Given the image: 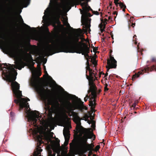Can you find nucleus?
<instances>
[{
    "label": "nucleus",
    "instance_id": "obj_29",
    "mask_svg": "<svg viewBox=\"0 0 156 156\" xmlns=\"http://www.w3.org/2000/svg\"><path fill=\"white\" fill-rule=\"evenodd\" d=\"M87 65H88V66L89 65V63L88 60H87Z\"/></svg>",
    "mask_w": 156,
    "mask_h": 156
},
{
    "label": "nucleus",
    "instance_id": "obj_32",
    "mask_svg": "<svg viewBox=\"0 0 156 156\" xmlns=\"http://www.w3.org/2000/svg\"><path fill=\"white\" fill-rule=\"evenodd\" d=\"M114 14H116V15L117 14V13L116 12H114Z\"/></svg>",
    "mask_w": 156,
    "mask_h": 156
},
{
    "label": "nucleus",
    "instance_id": "obj_44",
    "mask_svg": "<svg viewBox=\"0 0 156 156\" xmlns=\"http://www.w3.org/2000/svg\"><path fill=\"white\" fill-rule=\"evenodd\" d=\"M100 9H99V11H100Z\"/></svg>",
    "mask_w": 156,
    "mask_h": 156
},
{
    "label": "nucleus",
    "instance_id": "obj_21",
    "mask_svg": "<svg viewBox=\"0 0 156 156\" xmlns=\"http://www.w3.org/2000/svg\"><path fill=\"white\" fill-rule=\"evenodd\" d=\"M119 0H115L114 2L116 5L117 6L118 4L119 5Z\"/></svg>",
    "mask_w": 156,
    "mask_h": 156
},
{
    "label": "nucleus",
    "instance_id": "obj_9",
    "mask_svg": "<svg viewBox=\"0 0 156 156\" xmlns=\"http://www.w3.org/2000/svg\"><path fill=\"white\" fill-rule=\"evenodd\" d=\"M63 134L65 140L68 141L70 135L69 130L67 129L64 128L63 130Z\"/></svg>",
    "mask_w": 156,
    "mask_h": 156
},
{
    "label": "nucleus",
    "instance_id": "obj_19",
    "mask_svg": "<svg viewBox=\"0 0 156 156\" xmlns=\"http://www.w3.org/2000/svg\"><path fill=\"white\" fill-rule=\"evenodd\" d=\"M92 11L94 14L96 15H98L99 14V13L97 11H94L93 10V11Z\"/></svg>",
    "mask_w": 156,
    "mask_h": 156
},
{
    "label": "nucleus",
    "instance_id": "obj_18",
    "mask_svg": "<svg viewBox=\"0 0 156 156\" xmlns=\"http://www.w3.org/2000/svg\"><path fill=\"white\" fill-rule=\"evenodd\" d=\"M88 85L89 86L92 87L94 86V83L93 82L90 81H89L88 82Z\"/></svg>",
    "mask_w": 156,
    "mask_h": 156
},
{
    "label": "nucleus",
    "instance_id": "obj_22",
    "mask_svg": "<svg viewBox=\"0 0 156 156\" xmlns=\"http://www.w3.org/2000/svg\"><path fill=\"white\" fill-rule=\"evenodd\" d=\"M25 1H27V5L26 6H25L24 7H27L28 5L30 4V0H24Z\"/></svg>",
    "mask_w": 156,
    "mask_h": 156
},
{
    "label": "nucleus",
    "instance_id": "obj_2",
    "mask_svg": "<svg viewBox=\"0 0 156 156\" xmlns=\"http://www.w3.org/2000/svg\"><path fill=\"white\" fill-rule=\"evenodd\" d=\"M30 84L36 90L39 97L45 104L46 106L51 105L53 109L57 110L58 107V104L55 100L50 90L45 89L44 86L42 87L37 84L35 80L31 79ZM48 86L46 87L48 88Z\"/></svg>",
    "mask_w": 156,
    "mask_h": 156
},
{
    "label": "nucleus",
    "instance_id": "obj_24",
    "mask_svg": "<svg viewBox=\"0 0 156 156\" xmlns=\"http://www.w3.org/2000/svg\"><path fill=\"white\" fill-rule=\"evenodd\" d=\"M86 26H87V28L89 29L90 30V24H89L88 25H87V24H86Z\"/></svg>",
    "mask_w": 156,
    "mask_h": 156
},
{
    "label": "nucleus",
    "instance_id": "obj_5",
    "mask_svg": "<svg viewBox=\"0 0 156 156\" xmlns=\"http://www.w3.org/2000/svg\"><path fill=\"white\" fill-rule=\"evenodd\" d=\"M82 1L84 2H81L80 4L83 10V11H80L81 13L82 14L81 20L82 21H85L87 17H90L92 16L88 12V11L89 10L93 11V10L88 5V2H87V1L84 0Z\"/></svg>",
    "mask_w": 156,
    "mask_h": 156
},
{
    "label": "nucleus",
    "instance_id": "obj_39",
    "mask_svg": "<svg viewBox=\"0 0 156 156\" xmlns=\"http://www.w3.org/2000/svg\"><path fill=\"white\" fill-rule=\"evenodd\" d=\"M60 142V140H58V142L59 143Z\"/></svg>",
    "mask_w": 156,
    "mask_h": 156
},
{
    "label": "nucleus",
    "instance_id": "obj_4",
    "mask_svg": "<svg viewBox=\"0 0 156 156\" xmlns=\"http://www.w3.org/2000/svg\"><path fill=\"white\" fill-rule=\"evenodd\" d=\"M76 120L77 121L76 125L78 127L77 131L80 133V136L82 137L85 144H87V139H91L94 140L95 138V136L90 131L81 130L80 128L81 127V120H82V118H81L79 116H77L76 117Z\"/></svg>",
    "mask_w": 156,
    "mask_h": 156
},
{
    "label": "nucleus",
    "instance_id": "obj_36",
    "mask_svg": "<svg viewBox=\"0 0 156 156\" xmlns=\"http://www.w3.org/2000/svg\"><path fill=\"white\" fill-rule=\"evenodd\" d=\"M87 78L88 80H89V78L87 76Z\"/></svg>",
    "mask_w": 156,
    "mask_h": 156
},
{
    "label": "nucleus",
    "instance_id": "obj_37",
    "mask_svg": "<svg viewBox=\"0 0 156 156\" xmlns=\"http://www.w3.org/2000/svg\"><path fill=\"white\" fill-rule=\"evenodd\" d=\"M44 66V69H46L45 66Z\"/></svg>",
    "mask_w": 156,
    "mask_h": 156
},
{
    "label": "nucleus",
    "instance_id": "obj_13",
    "mask_svg": "<svg viewBox=\"0 0 156 156\" xmlns=\"http://www.w3.org/2000/svg\"><path fill=\"white\" fill-rule=\"evenodd\" d=\"M83 50L86 53H87L86 55V56L87 57V58L86 59H90L91 57L88 54V53H89L90 52L89 48L87 46H86L85 48L83 49Z\"/></svg>",
    "mask_w": 156,
    "mask_h": 156
},
{
    "label": "nucleus",
    "instance_id": "obj_6",
    "mask_svg": "<svg viewBox=\"0 0 156 156\" xmlns=\"http://www.w3.org/2000/svg\"><path fill=\"white\" fill-rule=\"evenodd\" d=\"M74 3L71 0H66L62 5V8L65 12H67L74 6Z\"/></svg>",
    "mask_w": 156,
    "mask_h": 156
},
{
    "label": "nucleus",
    "instance_id": "obj_43",
    "mask_svg": "<svg viewBox=\"0 0 156 156\" xmlns=\"http://www.w3.org/2000/svg\"><path fill=\"white\" fill-rule=\"evenodd\" d=\"M148 62H149V61H147V63Z\"/></svg>",
    "mask_w": 156,
    "mask_h": 156
},
{
    "label": "nucleus",
    "instance_id": "obj_7",
    "mask_svg": "<svg viewBox=\"0 0 156 156\" xmlns=\"http://www.w3.org/2000/svg\"><path fill=\"white\" fill-rule=\"evenodd\" d=\"M59 88L60 90L62 92H64L65 94L67 96V97L65 99V101L67 104V105H66L67 109L68 110H71L72 111H73V110L71 108L72 104L69 101H68L71 98V97H70V96H71L72 95L69 94L67 92L65 91L64 89L61 86H59Z\"/></svg>",
    "mask_w": 156,
    "mask_h": 156
},
{
    "label": "nucleus",
    "instance_id": "obj_10",
    "mask_svg": "<svg viewBox=\"0 0 156 156\" xmlns=\"http://www.w3.org/2000/svg\"><path fill=\"white\" fill-rule=\"evenodd\" d=\"M92 100H90V101L89 106H90L91 109L92 111L94 112L95 110L94 108H95L96 103L95 101V100L94 98H92Z\"/></svg>",
    "mask_w": 156,
    "mask_h": 156
},
{
    "label": "nucleus",
    "instance_id": "obj_27",
    "mask_svg": "<svg viewBox=\"0 0 156 156\" xmlns=\"http://www.w3.org/2000/svg\"><path fill=\"white\" fill-rule=\"evenodd\" d=\"M152 61H155L156 62V59L154 58H153L152 59Z\"/></svg>",
    "mask_w": 156,
    "mask_h": 156
},
{
    "label": "nucleus",
    "instance_id": "obj_8",
    "mask_svg": "<svg viewBox=\"0 0 156 156\" xmlns=\"http://www.w3.org/2000/svg\"><path fill=\"white\" fill-rule=\"evenodd\" d=\"M117 61L114 58L113 56H111L110 57V59H108L107 60V70L108 71V70L110 69L115 68L117 66Z\"/></svg>",
    "mask_w": 156,
    "mask_h": 156
},
{
    "label": "nucleus",
    "instance_id": "obj_41",
    "mask_svg": "<svg viewBox=\"0 0 156 156\" xmlns=\"http://www.w3.org/2000/svg\"><path fill=\"white\" fill-rule=\"evenodd\" d=\"M47 60L46 59V61H45V63H46V62Z\"/></svg>",
    "mask_w": 156,
    "mask_h": 156
},
{
    "label": "nucleus",
    "instance_id": "obj_26",
    "mask_svg": "<svg viewBox=\"0 0 156 156\" xmlns=\"http://www.w3.org/2000/svg\"><path fill=\"white\" fill-rule=\"evenodd\" d=\"M88 98L85 97L84 98V100L85 102L86 101Z\"/></svg>",
    "mask_w": 156,
    "mask_h": 156
},
{
    "label": "nucleus",
    "instance_id": "obj_11",
    "mask_svg": "<svg viewBox=\"0 0 156 156\" xmlns=\"http://www.w3.org/2000/svg\"><path fill=\"white\" fill-rule=\"evenodd\" d=\"M75 108L76 109L82 112H83L84 110H87L86 107L84 106H82L80 104L78 105L75 107Z\"/></svg>",
    "mask_w": 156,
    "mask_h": 156
},
{
    "label": "nucleus",
    "instance_id": "obj_33",
    "mask_svg": "<svg viewBox=\"0 0 156 156\" xmlns=\"http://www.w3.org/2000/svg\"><path fill=\"white\" fill-rule=\"evenodd\" d=\"M129 24L131 26H133V25H135V24L133 23H132V25H130V24H129Z\"/></svg>",
    "mask_w": 156,
    "mask_h": 156
},
{
    "label": "nucleus",
    "instance_id": "obj_15",
    "mask_svg": "<svg viewBox=\"0 0 156 156\" xmlns=\"http://www.w3.org/2000/svg\"><path fill=\"white\" fill-rule=\"evenodd\" d=\"M119 6L122 8H123V11H124L126 6L125 4L122 2H120L119 4Z\"/></svg>",
    "mask_w": 156,
    "mask_h": 156
},
{
    "label": "nucleus",
    "instance_id": "obj_14",
    "mask_svg": "<svg viewBox=\"0 0 156 156\" xmlns=\"http://www.w3.org/2000/svg\"><path fill=\"white\" fill-rule=\"evenodd\" d=\"M42 151V149L37 148L36 151L34 153V156H41V152Z\"/></svg>",
    "mask_w": 156,
    "mask_h": 156
},
{
    "label": "nucleus",
    "instance_id": "obj_12",
    "mask_svg": "<svg viewBox=\"0 0 156 156\" xmlns=\"http://www.w3.org/2000/svg\"><path fill=\"white\" fill-rule=\"evenodd\" d=\"M90 117V115L89 114H84V116L82 118V120H84L86 122H87L89 124H90V122L89 121L88 119Z\"/></svg>",
    "mask_w": 156,
    "mask_h": 156
},
{
    "label": "nucleus",
    "instance_id": "obj_1",
    "mask_svg": "<svg viewBox=\"0 0 156 156\" xmlns=\"http://www.w3.org/2000/svg\"><path fill=\"white\" fill-rule=\"evenodd\" d=\"M80 35L78 33L76 34L72 39L71 41L67 42L66 39H63L58 41L55 44L51 45L47 42L44 47V52L45 56L49 55V53L56 48H60L63 49L62 52L66 53H76L82 54L85 55L84 53L82 52L84 51L83 49L80 45L81 42L79 41Z\"/></svg>",
    "mask_w": 156,
    "mask_h": 156
},
{
    "label": "nucleus",
    "instance_id": "obj_30",
    "mask_svg": "<svg viewBox=\"0 0 156 156\" xmlns=\"http://www.w3.org/2000/svg\"><path fill=\"white\" fill-rule=\"evenodd\" d=\"M105 31V30L104 29H101V31L102 32L103 31Z\"/></svg>",
    "mask_w": 156,
    "mask_h": 156
},
{
    "label": "nucleus",
    "instance_id": "obj_31",
    "mask_svg": "<svg viewBox=\"0 0 156 156\" xmlns=\"http://www.w3.org/2000/svg\"><path fill=\"white\" fill-rule=\"evenodd\" d=\"M82 0H79V2H80V4L81 3V2H83V1Z\"/></svg>",
    "mask_w": 156,
    "mask_h": 156
},
{
    "label": "nucleus",
    "instance_id": "obj_16",
    "mask_svg": "<svg viewBox=\"0 0 156 156\" xmlns=\"http://www.w3.org/2000/svg\"><path fill=\"white\" fill-rule=\"evenodd\" d=\"M142 74V73H140V72H139L137 74H136L133 76V78H138L139 77L140 75V74Z\"/></svg>",
    "mask_w": 156,
    "mask_h": 156
},
{
    "label": "nucleus",
    "instance_id": "obj_25",
    "mask_svg": "<svg viewBox=\"0 0 156 156\" xmlns=\"http://www.w3.org/2000/svg\"><path fill=\"white\" fill-rule=\"evenodd\" d=\"M65 23V25H66L67 26H69V24L68 23L67 21H66Z\"/></svg>",
    "mask_w": 156,
    "mask_h": 156
},
{
    "label": "nucleus",
    "instance_id": "obj_17",
    "mask_svg": "<svg viewBox=\"0 0 156 156\" xmlns=\"http://www.w3.org/2000/svg\"><path fill=\"white\" fill-rule=\"evenodd\" d=\"M12 51L13 55L14 56L16 57L18 56V54L16 51L15 50H13Z\"/></svg>",
    "mask_w": 156,
    "mask_h": 156
},
{
    "label": "nucleus",
    "instance_id": "obj_20",
    "mask_svg": "<svg viewBox=\"0 0 156 156\" xmlns=\"http://www.w3.org/2000/svg\"><path fill=\"white\" fill-rule=\"evenodd\" d=\"M21 16V18H22V17L21 16ZM21 19H22V22H23V24L24 25H25V26H26L27 27H28V28H31V27L30 26H29V25H27L26 24H25V23H24V22H23V19H22V18H21Z\"/></svg>",
    "mask_w": 156,
    "mask_h": 156
},
{
    "label": "nucleus",
    "instance_id": "obj_42",
    "mask_svg": "<svg viewBox=\"0 0 156 156\" xmlns=\"http://www.w3.org/2000/svg\"><path fill=\"white\" fill-rule=\"evenodd\" d=\"M105 41V40H104V39H103V40H102L103 41Z\"/></svg>",
    "mask_w": 156,
    "mask_h": 156
},
{
    "label": "nucleus",
    "instance_id": "obj_35",
    "mask_svg": "<svg viewBox=\"0 0 156 156\" xmlns=\"http://www.w3.org/2000/svg\"><path fill=\"white\" fill-rule=\"evenodd\" d=\"M135 37H136V35H134L133 36V38H134Z\"/></svg>",
    "mask_w": 156,
    "mask_h": 156
},
{
    "label": "nucleus",
    "instance_id": "obj_34",
    "mask_svg": "<svg viewBox=\"0 0 156 156\" xmlns=\"http://www.w3.org/2000/svg\"><path fill=\"white\" fill-rule=\"evenodd\" d=\"M146 69H147V70H149V67H148V66H147V68H146Z\"/></svg>",
    "mask_w": 156,
    "mask_h": 156
},
{
    "label": "nucleus",
    "instance_id": "obj_3",
    "mask_svg": "<svg viewBox=\"0 0 156 156\" xmlns=\"http://www.w3.org/2000/svg\"><path fill=\"white\" fill-rule=\"evenodd\" d=\"M60 9L53 3H51L50 1L48 7L45 10L44 15L43 16V21H46L48 19L51 22H53L55 20Z\"/></svg>",
    "mask_w": 156,
    "mask_h": 156
},
{
    "label": "nucleus",
    "instance_id": "obj_45",
    "mask_svg": "<svg viewBox=\"0 0 156 156\" xmlns=\"http://www.w3.org/2000/svg\"><path fill=\"white\" fill-rule=\"evenodd\" d=\"M46 73H47V72H46ZM47 74H48V73H47Z\"/></svg>",
    "mask_w": 156,
    "mask_h": 156
},
{
    "label": "nucleus",
    "instance_id": "obj_28",
    "mask_svg": "<svg viewBox=\"0 0 156 156\" xmlns=\"http://www.w3.org/2000/svg\"><path fill=\"white\" fill-rule=\"evenodd\" d=\"M10 115L11 116H13L14 113H12V112H11L10 113Z\"/></svg>",
    "mask_w": 156,
    "mask_h": 156
},
{
    "label": "nucleus",
    "instance_id": "obj_40",
    "mask_svg": "<svg viewBox=\"0 0 156 156\" xmlns=\"http://www.w3.org/2000/svg\"><path fill=\"white\" fill-rule=\"evenodd\" d=\"M51 77V80H53V79H52V78L51 77Z\"/></svg>",
    "mask_w": 156,
    "mask_h": 156
},
{
    "label": "nucleus",
    "instance_id": "obj_23",
    "mask_svg": "<svg viewBox=\"0 0 156 156\" xmlns=\"http://www.w3.org/2000/svg\"><path fill=\"white\" fill-rule=\"evenodd\" d=\"M136 105V101H135L134 102V103L133 105V107L134 108H135Z\"/></svg>",
    "mask_w": 156,
    "mask_h": 156
},
{
    "label": "nucleus",
    "instance_id": "obj_38",
    "mask_svg": "<svg viewBox=\"0 0 156 156\" xmlns=\"http://www.w3.org/2000/svg\"><path fill=\"white\" fill-rule=\"evenodd\" d=\"M87 68H88V69H90L89 67H87Z\"/></svg>",
    "mask_w": 156,
    "mask_h": 156
}]
</instances>
